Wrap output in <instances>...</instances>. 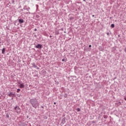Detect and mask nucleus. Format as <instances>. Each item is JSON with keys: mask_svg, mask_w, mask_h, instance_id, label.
I'll use <instances>...</instances> for the list:
<instances>
[{"mask_svg": "<svg viewBox=\"0 0 126 126\" xmlns=\"http://www.w3.org/2000/svg\"><path fill=\"white\" fill-rule=\"evenodd\" d=\"M30 103H31V104L32 105V106L33 108H35V109H36L37 107H39V105H40V104L38 103V101H37L36 98L31 99L30 100Z\"/></svg>", "mask_w": 126, "mask_h": 126, "instance_id": "1", "label": "nucleus"}, {"mask_svg": "<svg viewBox=\"0 0 126 126\" xmlns=\"http://www.w3.org/2000/svg\"><path fill=\"white\" fill-rule=\"evenodd\" d=\"M15 110L16 112H17V113H18L20 111V108H19V106H16L15 107Z\"/></svg>", "mask_w": 126, "mask_h": 126, "instance_id": "2", "label": "nucleus"}, {"mask_svg": "<svg viewBox=\"0 0 126 126\" xmlns=\"http://www.w3.org/2000/svg\"><path fill=\"white\" fill-rule=\"evenodd\" d=\"M14 95H15V94H13L12 92H10V93L8 94V96H9V97H13V96H14Z\"/></svg>", "mask_w": 126, "mask_h": 126, "instance_id": "3", "label": "nucleus"}, {"mask_svg": "<svg viewBox=\"0 0 126 126\" xmlns=\"http://www.w3.org/2000/svg\"><path fill=\"white\" fill-rule=\"evenodd\" d=\"M35 48H36V49H42V45L38 44L37 45L35 46Z\"/></svg>", "mask_w": 126, "mask_h": 126, "instance_id": "4", "label": "nucleus"}, {"mask_svg": "<svg viewBox=\"0 0 126 126\" xmlns=\"http://www.w3.org/2000/svg\"><path fill=\"white\" fill-rule=\"evenodd\" d=\"M23 22H24V20L23 19H19V23L21 24V23H23Z\"/></svg>", "mask_w": 126, "mask_h": 126, "instance_id": "5", "label": "nucleus"}, {"mask_svg": "<svg viewBox=\"0 0 126 126\" xmlns=\"http://www.w3.org/2000/svg\"><path fill=\"white\" fill-rule=\"evenodd\" d=\"M24 87H25L24 84L22 83L20 85V88H24Z\"/></svg>", "mask_w": 126, "mask_h": 126, "instance_id": "6", "label": "nucleus"}, {"mask_svg": "<svg viewBox=\"0 0 126 126\" xmlns=\"http://www.w3.org/2000/svg\"><path fill=\"white\" fill-rule=\"evenodd\" d=\"M5 52V49L4 48L2 49V54H3V55H4V53Z\"/></svg>", "mask_w": 126, "mask_h": 126, "instance_id": "7", "label": "nucleus"}, {"mask_svg": "<svg viewBox=\"0 0 126 126\" xmlns=\"http://www.w3.org/2000/svg\"><path fill=\"white\" fill-rule=\"evenodd\" d=\"M32 67H37V65H36V64L35 63H32Z\"/></svg>", "mask_w": 126, "mask_h": 126, "instance_id": "8", "label": "nucleus"}, {"mask_svg": "<svg viewBox=\"0 0 126 126\" xmlns=\"http://www.w3.org/2000/svg\"><path fill=\"white\" fill-rule=\"evenodd\" d=\"M111 26L112 28H115V24H111Z\"/></svg>", "mask_w": 126, "mask_h": 126, "instance_id": "9", "label": "nucleus"}, {"mask_svg": "<svg viewBox=\"0 0 126 126\" xmlns=\"http://www.w3.org/2000/svg\"><path fill=\"white\" fill-rule=\"evenodd\" d=\"M77 112H80V108H77Z\"/></svg>", "mask_w": 126, "mask_h": 126, "instance_id": "10", "label": "nucleus"}, {"mask_svg": "<svg viewBox=\"0 0 126 126\" xmlns=\"http://www.w3.org/2000/svg\"><path fill=\"white\" fill-rule=\"evenodd\" d=\"M6 118H9V115H8V113L6 114Z\"/></svg>", "mask_w": 126, "mask_h": 126, "instance_id": "11", "label": "nucleus"}, {"mask_svg": "<svg viewBox=\"0 0 126 126\" xmlns=\"http://www.w3.org/2000/svg\"><path fill=\"white\" fill-rule=\"evenodd\" d=\"M20 91V89H18L17 91V93H19Z\"/></svg>", "mask_w": 126, "mask_h": 126, "instance_id": "12", "label": "nucleus"}, {"mask_svg": "<svg viewBox=\"0 0 126 126\" xmlns=\"http://www.w3.org/2000/svg\"><path fill=\"white\" fill-rule=\"evenodd\" d=\"M64 97L65 98H66V97H67V94H65L64 95Z\"/></svg>", "mask_w": 126, "mask_h": 126, "instance_id": "13", "label": "nucleus"}, {"mask_svg": "<svg viewBox=\"0 0 126 126\" xmlns=\"http://www.w3.org/2000/svg\"><path fill=\"white\" fill-rule=\"evenodd\" d=\"M24 9H27V8H26V6H25L24 7Z\"/></svg>", "mask_w": 126, "mask_h": 126, "instance_id": "14", "label": "nucleus"}, {"mask_svg": "<svg viewBox=\"0 0 126 126\" xmlns=\"http://www.w3.org/2000/svg\"><path fill=\"white\" fill-rule=\"evenodd\" d=\"M56 34L57 35H59V32H56Z\"/></svg>", "mask_w": 126, "mask_h": 126, "instance_id": "15", "label": "nucleus"}, {"mask_svg": "<svg viewBox=\"0 0 126 126\" xmlns=\"http://www.w3.org/2000/svg\"><path fill=\"white\" fill-rule=\"evenodd\" d=\"M124 51L126 53V47L125 48Z\"/></svg>", "mask_w": 126, "mask_h": 126, "instance_id": "16", "label": "nucleus"}, {"mask_svg": "<svg viewBox=\"0 0 126 126\" xmlns=\"http://www.w3.org/2000/svg\"><path fill=\"white\" fill-rule=\"evenodd\" d=\"M89 48H91V47H92L91 45H90L89 46Z\"/></svg>", "mask_w": 126, "mask_h": 126, "instance_id": "17", "label": "nucleus"}, {"mask_svg": "<svg viewBox=\"0 0 126 126\" xmlns=\"http://www.w3.org/2000/svg\"><path fill=\"white\" fill-rule=\"evenodd\" d=\"M124 98H125V100H126V96H125Z\"/></svg>", "mask_w": 126, "mask_h": 126, "instance_id": "18", "label": "nucleus"}, {"mask_svg": "<svg viewBox=\"0 0 126 126\" xmlns=\"http://www.w3.org/2000/svg\"><path fill=\"white\" fill-rule=\"evenodd\" d=\"M41 108H42V109H44V106H41Z\"/></svg>", "mask_w": 126, "mask_h": 126, "instance_id": "19", "label": "nucleus"}, {"mask_svg": "<svg viewBox=\"0 0 126 126\" xmlns=\"http://www.w3.org/2000/svg\"><path fill=\"white\" fill-rule=\"evenodd\" d=\"M34 31H37V29H35Z\"/></svg>", "mask_w": 126, "mask_h": 126, "instance_id": "20", "label": "nucleus"}, {"mask_svg": "<svg viewBox=\"0 0 126 126\" xmlns=\"http://www.w3.org/2000/svg\"><path fill=\"white\" fill-rule=\"evenodd\" d=\"M62 62H64V59H63Z\"/></svg>", "mask_w": 126, "mask_h": 126, "instance_id": "21", "label": "nucleus"}, {"mask_svg": "<svg viewBox=\"0 0 126 126\" xmlns=\"http://www.w3.org/2000/svg\"><path fill=\"white\" fill-rule=\"evenodd\" d=\"M110 33L109 32L107 33V35H109Z\"/></svg>", "mask_w": 126, "mask_h": 126, "instance_id": "22", "label": "nucleus"}, {"mask_svg": "<svg viewBox=\"0 0 126 126\" xmlns=\"http://www.w3.org/2000/svg\"><path fill=\"white\" fill-rule=\"evenodd\" d=\"M54 105H56V104H57V103L54 102Z\"/></svg>", "mask_w": 126, "mask_h": 126, "instance_id": "23", "label": "nucleus"}, {"mask_svg": "<svg viewBox=\"0 0 126 126\" xmlns=\"http://www.w3.org/2000/svg\"><path fill=\"white\" fill-rule=\"evenodd\" d=\"M50 38H52V35H50Z\"/></svg>", "mask_w": 126, "mask_h": 126, "instance_id": "24", "label": "nucleus"}, {"mask_svg": "<svg viewBox=\"0 0 126 126\" xmlns=\"http://www.w3.org/2000/svg\"><path fill=\"white\" fill-rule=\"evenodd\" d=\"M84 1H86V0H83Z\"/></svg>", "mask_w": 126, "mask_h": 126, "instance_id": "25", "label": "nucleus"}, {"mask_svg": "<svg viewBox=\"0 0 126 126\" xmlns=\"http://www.w3.org/2000/svg\"><path fill=\"white\" fill-rule=\"evenodd\" d=\"M94 15H93V17H94Z\"/></svg>", "mask_w": 126, "mask_h": 126, "instance_id": "26", "label": "nucleus"}, {"mask_svg": "<svg viewBox=\"0 0 126 126\" xmlns=\"http://www.w3.org/2000/svg\"><path fill=\"white\" fill-rule=\"evenodd\" d=\"M39 67H37V69H39Z\"/></svg>", "mask_w": 126, "mask_h": 126, "instance_id": "27", "label": "nucleus"}]
</instances>
